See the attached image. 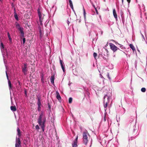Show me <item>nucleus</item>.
Segmentation results:
<instances>
[{
    "label": "nucleus",
    "instance_id": "393cba45",
    "mask_svg": "<svg viewBox=\"0 0 147 147\" xmlns=\"http://www.w3.org/2000/svg\"><path fill=\"white\" fill-rule=\"evenodd\" d=\"M97 56V54L96 53H93V56L95 59H96V57Z\"/></svg>",
    "mask_w": 147,
    "mask_h": 147
},
{
    "label": "nucleus",
    "instance_id": "dca6fc26",
    "mask_svg": "<svg viewBox=\"0 0 147 147\" xmlns=\"http://www.w3.org/2000/svg\"><path fill=\"white\" fill-rule=\"evenodd\" d=\"M8 85L9 86V89H11L12 88V86L11 85V84L10 81L9 80H8Z\"/></svg>",
    "mask_w": 147,
    "mask_h": 147
},
{
    "label": "nucleus",
    "instance_id": "49530a36",
    "mask_svg": "<svg viewBox=\"0 0 147 147\" xmlns=\"http://www.w3.org/2000/svg\"><path fill=\"white\" fill-rule=\"evenodd\" d=\"M40 33H41V30H40Z\"/></svg>",
    "mask_w": 147,
    "mask_h": 147
},
{
    "label": "nucleus",
    "instance_id": "f03ea898",
    "mask_svg": "<svg viewBox=\"0 0 147 147\" xmlns=\"http://www.w3.org/2000/svg\"><path fill=\"white\" fill-rule=\"evenodd\" d=\"M82 136L83 143L85 145H86L88 142L89 138H90V136L87 131L83 132Z\"/></svg>",
    "mask_w": 147,
    "mask_h": 147
},
{
    "label": "nucleus",
    "instance_id": "ea45409f",
    "mask_svg": "<svg viewBox=\"0 0 147 147\" xmlns=\"http://www.w3.org/2000/svg\"><path fill=\"white\" fill-rule=\"evenodd\" d=\"M127 1L128 3H129L130 2L131 0H127Z\"/></svg>",
    "mask_w": 147,
    "mask_h": 147
},
{
    "label": "nucleus",
    "instance_id": "aec40b11",
    "mask_svg": "<svg viewBox=\"0 0 147 147\" xmlns=\"http://www.w3.org/2000/svg\"><path fill=\"white\" fill-rule=\"evenodd\" d=\"M14 17L17 20H18V15H17V14L16 13H15L14 15Z\"/></svg>",
    "mask_w": 147,
    "mask_h": 147
},
{
    "label": "nucleus",
    "instance_id": "ddd939ff",
    "mask_svg": "<svg viewBox=\"0 0 147 147\" xmlns=\"http://www.w3.org/2000/svg\"><path fill=\"white\" fill-rule=\"evenodd\" d=\"M16 28L18 30L22 28L20 26V24L17 22H16Z\"/></svg>",
    "mask_w": 147,
    "mask_h": 147
},
{
    "label": "nucleus",
    "instance_id": "6ab92c4d",
    "mask_svg": "<svg viewBox=\"0 0 147 147\" xmlns=\"http://www.w3.org/2000/svg\"><path fill=\"white\" fill-rule=\"evenodd\" d=\"M77 142H74V143L72 144L73 147H76L77 146Z\"/></svg>",
    "mask_w": 147,
    "mask_h": 147
},
{
    "label": "nucleus",
    "instance_id": "2eb2a0df",
    "mask_svg": "<svg viewBox=\"0 0 147 147\" xmlns=\"http://www.w3.org/2000/svg\"><path fill=\"white\" fill-rule=\"evenodd\" d=\"M17 131H18V135L19 137H20L21 136V132L20 129L19 127L17 128Z\"/></svg>",
    "mask_w": 147,
    "mask_h": 147
},
{
    "label": "nucleus",
    "instance_id": "f257e3e1",
    "mask_svg": "<svg viewBox=\"0 0 147 147\" xmlns=\"http://www.w3.org/2000/svg\"><path fill=\"white\" fill-rule=\"evenodd\" d=\"M46 121V117H44L43 112H41L39 114V116L37 119V122L39 125L40 126L43 132H44L45 131V124Z\"/></svg>",
    "mask_w": 147,
    "mask_h": 147
},
{
    "label": "nucleus",
    "instance_id": "39448f33",
    "mask_svg": "<svg viewBox=\"0 0 147 147\" xmlns=\"http://www.w3.org/2000/svg\"><path fill=\"white\" fill-rule=\"evenodd\" d=\"M21 141L19 138L16 139V143L15 144V147H20L21 145Z\"/></svg>",
    "mask_w": 147,
    "mask_h": 147
},
{
    "label": "nucleus",
    "instance_id": "cd10ccee",
    "mask_svg": "<svg viewBox=\"0 0 147 147\" xmlns=\"http://www.w3.org/2000/svg\"><path fill=\"white\" fill-rule=\"evenodd\" d=\"M26 41V38H23V42L24 44Z\"/></svg>",
    "mask_w": 147,
    "mask_h": 147
},
{
    "label": "nucleus",
    "instance_id": "1a4fd4ad",
    "mask_svg": "<svg viewBox=\"0 0 147 147\" xmlns=\"http://www.w3.org/2000/svg\"><path fill=\"white\" fill-rule=\"evenodd\" d=\"M55 80V76L54 75L52 76L50 80L51 82L53 84H54V80Z\"/></svg>",
    "mask_w": 147,
    "mask_h": 147
},
{
    "label": "nucleus",
    "instance_id": "de8ad7c7",
    "mask_svg": "<svg viewBox=\"0 0 147 147\" xmlns=\"http://www.w3.org/2000/svg\"><path fill=\"white\" fill-rule=\"evenodd\" d=\"M25 93H26V91L25 92Z\"/></svg>",
    "mask_w": 147,
    "mask_h": 147
},
{
    "label": "nucleus",
    "instance_id": "9b49d317",
    "mask_svg": "<svg viewBox=\"0 0 147 147\" xmlns=\"http://www.w3.org/2000/svg\"><path fill=\"white\" fill-rule=\"evenodd\" d=\"M113 16L115 19L117 18V16L116 13V11L115 9H113Z\"/></svg>",
    "mask_w": 147,
    "mask_h": 147
},
{
    "label": "nucleus",
    "instance_id": "c03bdc74",
    "mask_svg": "<svg viewBox=\"0 0 147 147\" xmlns=\"http://www.w3.org/2000/svg\"><path fill=\"white\" fill-rule=\"evenodd\" d=\"M123 4V0H121Z\"/></svg>",
    "mask_w": 147,
    "mask_h": 147
},
{
    "label": "nucleus",
    "instance_id": "bb28decb",
    "mask_svg": "<svg viewBox=\"0 0 147 147\" xmlns=\"http://www.w3.org/2000/svg\"><path fill=\"white\" fill-rule=\"evenodd\" d=\"M40 106H38V111H40Z\"/></svg>",
    "mask_w": 147,
    "mask_h": 147
},
{
    "label": "nucleus",
    "instance_id": "f8f14e48",
    "mask_svg": "<svg viewBox=\"0 0 147 147\" xmlns=\"http://www.w3.org/2000/svg\"><path fill=\"white\" fill-rule=\"evenodd\" d=\"M37 105L38 106H41V102H40V97H38L37 98Z\"/></svg>",
    "mask_w": 147,
    "mask_h": 147
},
{
    "label": "nucleus",
    "instance_id": "b1692460",
    "mask_svg": "<svg viewBox=\"0 0 147 147\" xmlns=\"http://www.w3.org/2000/svg\"><path fill=\"white\" fill-rule=\"evenodd\" d=\"M141 91L143 92H145L146 91V89L144 88H141Z\"/></svg>",
    "mask_w": 147,
    "mask_h": 147
},
{
    "label": "nucleus",
    "instance_id": "a211bd4d",
    "mask_svg": "<svg viewBox=\"0 0 147 147\" xmlns=\"http://www.w3.org/2000/svg\"><path fill=\"white\" fill-rule=\"evenodd\" d=\"M130 47L131 48V49L133 50V51L135 50V47L134 46V45L131 44H130L129 45Z\"/></svg>",
    "mask_w": 147,
    "mask_h": 147
},
{
    "label": "nucleus",
    "instance_id": "6e6552de",
    "mask_svg": "<svg viewBox=\"0 0 147 147\" xmlns=\"http://www.w3.org/2000/svg\"><path fill=\"white\" fill-rule=\"evenodd\" d=\"M24 28H21L19 30L20 32V33L21 34V37H24V32L23 31Z\"/></svg>",
    "mask_w": 147,
    "mask_h": 147
},
{
    "label": "nucleus",
    "instance_id": "f704fd0d",
    "mask_svg": "<svg viewBox=\"0 0 147 147\" xmlns=\"http://www.w3.org/2000/svg\"><path fill=\"white\" fill-rule=\"evenodd\" d=\"M107 76L108 78L109 79V80H110L111 79V78H110L109 77V73L107 75Z\"/></svg>",
    "mask_w": 147,
    "mask_h": 147
},
{
    "label": "nucleus",
    "instance_id": "c756f323",
    "mask_svg": "<svg viewBox=\"0 0 147 147\" xmlns=\"http://www.w3.org/2000/svg\"><path fill=\"white\" fill-rule=\"evenodd\" d=\"M6 77H7V80H9V79L8 76V75L7 74V71L6 72Z\"/></svg>",
    "mask_w": 147,
    "mask_h": 147
},
{
    "label": "nucleus",
    "instance_id": "9d476101",
    "mask_svg": "<svg viewBox=\"0 0 147 147\" xmlns=\"http://www.w3.org/2000/svg\"><path fill=\"white\" fill-rule=\"evenodd\" d=\"M10 109L13 111H16V108L15 106H11L10 107Z\"/></svg>",
    "mask_w": 147,
    "mask_h": 147
},
{
    "label": "nucleus",
    "instance_id": "c9c22d12",
    "mask_svg": "<svg viewBox=\"0 0 147 147\" xmlns=\"http://www.w3.org/2000/svg\"><path fill=\"white\" fill-rule=\"evenodd\" d=\"M42 20L41 21H40V24L41 25H42Z\"/></svg>",
    "mask_w": 147,
    "mask_h": 147
},
{
    "label": "nucleus",
    "instance_id": "4468645a",
    "mask_svg": "<svg viewBox=\"0 0 147 147\" xmlns=\"http://www.w3.org/2000/svg\"><path fill=\"white\" fill-rule=\"evenodd\" d=\"M56 94H57L56 98H57V99H58V100H59L61 99V97L59 94V93L57 91L56 92Z\"/></svg>",
    "mask_w": 147,
    "mask_h": 147
},
{
    "label": "nucleus",
    "instance_id": "a878e982",
    "mask_svg": "<svg viewBox=\"0 0 147 147\" xmlns=\"http://www.w3.org/2000/svg\"><path fill=\"white\" fill-rule=\"evenodd\" d=\"M35 128L38 131V130L40 129V127L38 125H37L35 126Z\"/></svg>",
    "mask_w": 147,
    "mask_h": 147
},
{
    "label": "nucleus",
    "instance_id": "a18cd8bd",
    "mask_svg": "<svg viewBox=\"0 0 147 147\" xmlns=\"http://www.w3.org/2000/svg\"><path fill=\"white\" fill-rule=\"evenodd\" d=\"M14 11L15 13H16V10H15V9H14Z\"/></svg>",
    "mask_w": 147,
    "mask_h": 147
},
{
    "label": "nucleus",
    "instance_id": "09e8293b",
    "mask_svg": "<svg viewBox=\"0 0 147 147\" xmlns=\"http://www.w3.org/2000/svg\"><path fill=\"white\" fill-rule=\"evenodd\" d=\"M0 1H1V0H0Z\"/></svg>",
    "mask_w": 147,
    "mask_h": 147
},
{
    "label": "nucleus",
    "instance_id": "79ce46f5",
    "mask_svg": "<svg viewBox=\"0 0 147 147\" xmlns=\"http://www.w3.org/2000/svg\"><path fill=\"white\" fill-rule=\"evenodd\" d=\"M119 45H120V47H122L123 46L122 45H120V44H119Z\"/></svg>",
    "mask_w": 147,
    "mask_h": 147
},
{
    "label": "nucleus",
    "instance_id": "20e7f679",
    "mask_svg": "<svg viewBox=\"0 0 147 147\" xmlns=\"http://www.w3.org/2000/svg\"><path fill=\"white\" fill-rule=\"evenodd\" d=\"M22 72L25 75H26L27 74V72L28 71L26 63L24 64V66L22 67Z\"/></svg>",
    "mask_w": 147,
    "mask_h": 147
},
{
    "label": "nucleus",
    "instance_id": "473e14b6",
    "mask_svg": "<svg viewBox=\"0 0 147 147\" xmlns=\"http://www.w3.org/2000/svg\"><path fill=\"white\" fill-rule=\"evenodd\" d=\"M38 15H39V14H41V12H40V10L38 9Z\"/></svg>",
    "mask_w": 147,
    "mask_h": 147
},
{
    "label": "nucleus",
    "instance_id": "72a5a7b5",
    "mask_svg": "<svg viewBox=\"0 0 147 147\" xmlns=\"http://www.w3.org/2000/svg\"><path fill=\"white\" fill-rule=\"evenodd\" d=\"M7 36H8V37H11L9 32H7Z\"/></svg>",
    "mask_w": 147,
    "mask_h": 147
},
{
    "label": "nucleus",
    "instance_id": "2f4dec72",
    "mask_svg": "<svg viewBox=\"0 0 147 147\" xmlns=\"http://www.w3.org/2000/svg\"><path fill=\"white\" fill-rule=\"evenodd\" d=\"M95 11H96V14H98V10L97 9L95 8Z\"/></svg>",
    "mask_w": 147,
    "mask_h": 147
},
{
    "label": "nucleus",
    "instance_id": "f3484780",
    "mask_svg": "<svg viewBox=\"0 0 147 147\" xmlns=\"http://www.w3.org/2000/svg\"><path fill=\"white\" fill-rule=\"evenodd\" d=\"M69 5L72 9H74L71 0H69Z\"/></svg>",
    "mask_w": 147,
    "mask_h": 147
},
{
    "label": "nucleus",
    "instance_id": "7ed1b4c3",
    "mask_svg": "<svg viewBox=\"0 0 147 147\" xmlns=\"http://www.w3.org/2000/svg\"><path fill=\"white\" fill-rule=\"evenodd\" d=\"M109 45L111 49L113 51V52H115L117 50L119 49L118 48L115 46L113 43H110L109 44Z\"/></svg>",
    "mask_w": 147,
    "mask_h": 147
},
{
    "label": "nucleus",
    "instance_id": "37998d69",
    "mask_svg": "<svg viewBox=\"0 0 147 147\" xmlns=\"http://www.w3.org/2000/svg\"><path fill=\"white\" fill-rule=\"evenodd\" d=\"M110 99V97H107V99H108V100H109Z\"/></svg>",
    "mask_w": 147,
    "mask_h": 147
},
{
    "label": "nucleus",
    "instance_id": "e433bc0d",
    "mask_svg": "<svg viewBox=\"0 0 147 147\" xmlns=\"http://www.w3.org/2000/svg\"><path fill=\"white\" fill-rule=\"evenodd\" d=\"M8 38L9 39V40L11 42L12 41V39L11 37H8Z\"/></svg>",
    "mask_w": 147,
    "mask_h": 147
},
{
    "label": "nucleus",
    "instance_id": "58836bf2",
    "mask_svg": "<svg viewBox=\"0 0 147 147\" xmlns=\"http://www.w3.org/2000/svg\"><path fill=\"white\" fill-rule=\"evenodd\" d=\"M48 107L49 109H50L51 108V106L49 105V103H48Z\"/></svg>",
    "mask_w": 147,
    "mask_h": 147
},
{
    "label": "nucleus",
    "instance_id": "c85d7f7f",
    "mask_svg": "<svg viewBox=\"0 0 147 147\" xmlns=\"http://www.w3.org/2000/svg\"><path fill=\"white\" fill-rule=\"evenodd\" d=\"M84 17L85 18V16H86V13L85 11V9H84Z\"/></svg>",
    "mask_w": 147,
    "mask_h": 147
},
{
    "label": "nucleus",
    "instance_id": "423d86ee",
    "mask_svg": "<svg viewBox=\"0 0 147 147\" xmlns=\"http://www.w3.org/2000/svg\"><path fill=\"white\" fill-rule=\"evenodd\" d=\"M59 61L61 65V68L64 72H65V68L64 67V63L63 61L60 59V57H59Z\"/></svg>",
    "mask_w": 147,
    "mask_h": 147
},
{
    "label": "nucleus",
    "instance_id": "4be33fe9",
    "mask_svg": "<svg viewBox=\"0 0 147 147\" xmlns=\"http://www.w3.org/2000/svg\"><path fill=\"white\" fill-rule=\"evenodd\" d=\"M0 47L1 49H3L4 48V45L2 42L1 43Z\"/></svg>",
    "mask_w": 147,
    "mask_h": 147
},
{
    "label": "nucleus",
    "instance_id": "0eeeda50",
    "mask_svg": "<svg viewBox=\"0 0 147 147\" xmlns=\"http://www.w3.org/2000/svg\"><path fill=\"white\" fill-rule=\"evenodd\" d=\"M107 97V95H105L104 97V107L105 110V111H106L107 109V107L108 103L107 102H106L105 103V98H106V97Z\"/></svg>",
    "mask_w": 147,
    "mask_h": 147
},
{
    "label": "nucleus",
    "instance_id": "412c9836",
    "mask_svg": "<svg viewBox=\"0 0 147 147\" xmlns=\"http://www.w3.org/2000/svg\"><path fill=\"white\" fill-rule=\"evenodd\" d=\"M38 16L39 17V21H41L42 20V15L41 14H40L38 15Z\"/></svg>",
    "mask_w": 147,
    "mask_h": 147
},
{
    "label": "nucleus",
    "instance_id": "4c0bfd02",
    "mask_svg": "<svg viewBox=\"0 0 147 147\" xmlns=\"http://www.w3.org/2000/svg\"><path fill=\"white\" fill-rule=\"evenodd\" d=\"M43 76H42L41 79V81H42L43 82Z\"/></svg>",
    "mask_w": 147,
    "mask_h": 147
},
{
    "label": "nucleus",
    "instance_id": "5701e85b",
    "mask_svg": "<svg viewBox=\"0 0 147 147\" xmlns=\"http://www.w3.org/2000/svg\"><path fill=\"white\" fill-rule=\"evenodd\" d=\"M72 98L70 97L69 99V103H71L72 102Z\"/></svg>",
    "mask_w": 147,
    "mask_h": 147
},
{
    "label": "nucleus",
    "instance_id": "a19ab883",
    "mask_svg": "<svg viewBox=\"0 0 147 147\" xmlns=\"http://www.w3.org/2000/svg\"><path fill=\"white\" fill-rule=\"evenodd\" d=\"M67 24L69 25V21L68 20L67 21Z\"/></svg>",
    "mask_w": 147,
    "mask_h": 147
},
{
    "label": "nucleus",
    "instance_id": "7c9ffc66",
    "mask_svg": "<svg viewBox=\"0 0 147 147\" xmlns=\"http://www.w3.org/2000/svg\"><path fill=\"white\" fill-rule=\"evenodd\" d=\"M78 138V136H77V137L75 139L74 142H77Z\"/></svg>",
    "mask_w": 147,
    "mask_h": 147
}]
</instances>
